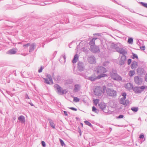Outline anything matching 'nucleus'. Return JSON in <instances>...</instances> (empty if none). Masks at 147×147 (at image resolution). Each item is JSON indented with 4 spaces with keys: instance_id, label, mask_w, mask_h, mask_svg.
Listing matches in <instances>:
<instances>
[{
    "instance_id": "423d86ee",
    "label": "nucleus",
    "mask_w": 147,
    "mask_h": 147,
    "mask_svg": "<svg viewBox=\"0 0 147 147\" xmlns=\"http://www.w3.org/2000/svg\"><path fill=\"white\" fill-rule=\"evenodd\" d=\"M146 88V86H142L141 87L135 86L133 87V90L134 92L136 94L141 93Z\"/></svg>"
},
{
    "instance_id": "052dcab7",
    "label": "nucleus",
    "mask_w": 147,
    "mask_h": 147,
    "mask_svg": "<svg viewBox=\"0 0 147 147\" xmlns=\"http://www.w3.org/2000/svg\"><path fill=\"white\" fill-rule=\"evenodd\" d=\"M63 57L64 60V61H65V59H66V57H65V55H63Z\"/></svg>"
},
{
    "instance_id": "774afa93",
    "label": "nucleus",
    "mask_w": 147,
    "mask_h": 147,
    "mask_svg": "<svg viewBox=\"0 0 147 147\" xmlns=\"http://www.w3.org/2000/svg\"><path fill=\"white\" fill-rule=\"evenodd\" d=\"M80 135L81 136V132H80Z\"/></svg>"
},
{
    "instance_id": "1a4fd4ad",
    "label": "nucleus",
    "mask_w": 147,
    "mask_h": 147,
    "mask_svg": "<svg viewBox=\"0 0 147 147\" xmlns=\"http://www.w3.org/2000/svg\"><path fill=\"white\" fill-rule=\"evenodd\" d=\"M104 75H98L96 76L94 75H93L89 77L88 79L91 81H93L96 80L97 79H99L102 77H103V76H104Z\"/></svg>"
},
{
    "instance_id": "9b49d317",
    "label": "nucleus",
    "mask_w": 147,
    "mask_h": 147,
    "mask_svg": "<svg viewBox=\"0 0 147 147\" xmlns=\"http://www.w3.org/2000/svg\"><path fill=\"white\" fill-rule=\"evenodd\" d=\"M115 49L117 52L122 54V55H125L127 54V51L122 47H116Z\"/></svg>"
},
{
    "instance_id": "f3484780",
    "label": "nucleus",
    "mask_w": 147,
    "mask_h": 147,
    "mask_svg": "<svg viewBox=\"0 0 147 147\" xmlns=\"http://www.w3.org/2000/svg\"><path fill=\"white\" fill-rule=\"evenodd\" d=\"M133 87L132 84L130 83H127L125 86V88L129 90L133 89Z\"/></svg>"
},
{
    "instance_id": "393cba45",
    "label": "nucleus",
    "mask_w": 147,
    "mask_h": 147,
    "mask_svg": "<svg viewBox=\"0 0 147 147\" xmlns=\"http://www.w3.org/2000/svg\"><path fill=\"white\" fill-rule=\"evenodd\" d=\"M80 88V86L79 84H76L74 86V92H77L79 90Z\"/></svg>"
},
{
    "instance_id": "20e7f679",
    "label": "nucleus",
    "mask_w": 147,
    "mask_h": 147,
    "mask_svg": "<svg viewBox=\"0 0 147 147\" xmlns=\"http://www.w3.org/2000/svg\"><path fill=\"white\" fill-rule=\"evenodd\" d=\"M110 76L112 79L115 80L121 81L122 80V78L117 74L116 70L113 69L112 72L110 73Z\"/></svg>"
},
{
    "instance_id": "a18cd8bd",
    "label": "nucleus",
    "mask_w": 147,
    "mask_h": 147,
    "mask_svg": "<svg viewBox=\"0 0 147 147\" xmlns=\"http://www.w3.org/2000/svg\"><path fill=\"white\" fill-rule=\"evenodd\" d=\"M124 117V116L122 115H119L117 117V119H121V118H123V117Z\"/></svg>"
},
{
    "instance_id": "f03ea898",
    "label": "nucleus",
    "mask_w": 147,
    "mask_h": 147,
    "mask_svg": "<svg viewBox=\"0 0 147 147\" xmlns=\"http://www.w3.org/2000/svg\"><path fill=\"white\" fill-rule=\"evenodd\" d=\"M105 17L108 18L112 19L115 21H117L116 18L119 19V20H122L123 22L125 21V19L126 18L124 17L122 15L118 14L115 15L111 13L110 15H106L105 16Z\"/></svg>"
},
{
    "instance_id": "4468645a",
    "label": "nucleus",
    "mask_w": 147,
    "mask_h": 147,
    "mask_svg": "<svg viewBox=\"0 0 147 147\" xmlns=\"http://www.w3.org/2000/svg\"><path fill=\"white\" fill-rule=\"evenodd\" d=\"M78 70L80 71H82L84 70V64L82 62H79L78 63Z\"/></svg>"
},
{
    "instance_id": "f8f14e48",
    "label": "nucleus",
    "mask_w": 147,
    "mask_h": 147,
    "mask_svg": "<svg viewBox=\"0 0 147 147\" xmlns=\"http://www.w3.org/2000/svg\"><path fill=\"white\" fill-rule=\"evenodd\" d=\"M90 50L92 52L94 53L99 52L100 51L99 47L95 45L90 47Z\"/></svg>"
},
{
    "instance_id": "680f3d73",
    "label": "nucleus",
    "mask_w": 147,
    "mask_h": 147,
    "mask_svg": "<svg viewBox=\"0 0 147 147\" xmlns=\"http://www.w3.org/2000/svg\"><path fill=\"white\" fill-rule=\"evenodd\" d=\"M145 80L147 82V74L145 76Z\"/></svg>"
},
{
    "instance_id": "bf43d9fd",
    "label": "nucleus",
    "mask_w": 147,
    "mask_h": 147,
    "mask_svg": "<svg viewBox=\"0 0 147 147\" xmlns=\"http://www.w3.org/2000/svg\"><path fill=\"white\" fill-rule=\"evenodd\" d=\"M131 12H134V10L132 9H128Z\"/></svg>"
},
{
    "instance_id": "e2e57ef3",
    "label": "nucleus",
    "mask_w": 147,
    "mask_h": 147,
    "mask_svg": "<svg viewBox=\"0 0 147 147\" xmlns=\"http://www.w3.org/2000/svg\"><path fill=\"white\" fill-rule=\"evenodd\" d=\"M29 104H30L31 106H34V105L31 102H29Z\"/></svg>"
},
{
    "instance_id": "4d7b16f0",
    "label": "nucleus",
    "mask_w": 147,
    "mask_h": 147,
    "mask_svg": "<svg viewBox=\"0 0 147 147\" xmlns=\"http://www.w3.org/2000/svg\"><path fill=\"white\" fill-rule=\"evenodd\" d=\"M64 114L65 116H67V111H63Z\"/></svg>"
},
{
    "instance_id": "2f4dec72",
    "label": "nucleus",
    "mask_w": 147,
    "mask_h": 147,
    "mask_svg": "<svg viewBox=\"0 0 147 147\" xmlns=\"http://www.w3.org/2000/svg\"><path fill=\"white\" fill-rule=\"evenodd\" d=\"M92 111L95 113H98V110L95 107L93 106L92 107Z\"/></svg>"
},
{
    "instance_id": "49530a36",
    "label": "nucleus",
    "mask_w": 147,
    "mask_h": 147,
    "mask_svg": "<svg viewBox=\"0 0 147 147\" xmlns=\"http://www.w3.org/2000/svg\"><path fill=\"white\" fill-rule=\"evenodd\" d=\"M30 45V43H28L26 44H24L23 45V46L25 47H27Z\"/></svg>"
},
{
    "instance_id": "f257e3e1",
    "label": "nucleus",
    "mask_w": 147,
    "mask_h": 147,
    "mask_svg": "<svg viewBox=\"0 0 147 147\" xmlns=\"http://www.w3.org/2000/svg\"><path fill=\"white\" fill-rule=\"evenodd\" d=\"M102 89L103 93L106 92L107 94L109 96L115 97L116 96L117 92L113 89L107 88L105 86H102Z\"/></svg>"
},
{
    "instance_id": "7c9ffc66",
    "label": "nucleus",
    "mask_w": 147,
    "mask_h": 147,
    "mask_svg": "<svg viewBox=\"0 0 147 147\" xmlns=\"http://www.w3.org/2000/svg\"><path fill=\"white\" fill-rule=\"evenodd\" d=\"M110 62L109 61H107L104 62L103 63V65L105 67H107L109 65Z\"/></svg>"
},
{
    "instance_id": "0e129e2a",
    "label": "nucleus",
    "mask_w": 147,
    "mask_h": 147,
    "mask_svg": "<svg viewBox=\"0 0 147 147\" xmlns=\"http://www.w3.org/2000/svg\"><path fill=\"white\" fill-rule=\"evenodd\" d=\"M75 74H79L80 75H81V74H79L78 72H75Z\"/></svg>"
},
{
    "instance_id": "5fc2aeb1",
    "label": "nucleus",
    "mask_w": 147,
    "mask_h": 147,
    "mask_svg": "<svg viewBox=\"0 0 147 147\" xmlns=\"http://www.w3.org/2000/svg\"><path fill=\"white\" fill-rule=\"evenodd\" d=\"M101 33H95L93 34V35H97L98 36H101Z\"/></svg>"
},
{
    "instance_id": "603ef678",
    "label": "nucleus",
    "mask_w": 147,
    "mask_h": 147,
    "mask_svg": "<svg viewBox=\"0 0 147 147\" xmlns=\"http://www.w3.org/2000/svg\"><path fill=\"white\" fill-rule=\"evenodd\" d=\"M70 109L74 111H77V109L75 108L74 107H70L69 108Z\"/></svg>"
},
{
    "instance_id": "4c0bfd02",
    "label": "nucleus",
    "mask_w": 147,
    "mask_h": 147,
    "mask_svg": "<svg viewBox=\"0 0 147 147\" xmlns=\"http://www.w3.org/2000/svg\"><path fill=\"white\" fill-rule=\"evenodd\" d=\"M93 101L95 105H96L98 103L99 100L97 99H94L93 100Z\"/></svg>"
},
{
    "instance_id": "6e6552de",
    "label": "nucleus",
    "mask_w": 147,
    "mask_h": 147,
    "mask_svg": "<svg viewBox=\"0 0 147 147\" xmlns=\"http://www.w3.org/2000/svg\"><path fill=\"white\" fill-rule=\"evenodd\" d=\"M94 94L98 96H100L103 93V90L101 87L99 86H96L94 88Z\"/></svg>"
},
{
    "instance_id": "37998d69",
    "label": "nucleus",
    "mask_w": 147,
    "mask_h": 147,
    "mask_svg": "<svg viewBox=\"0 0 147 147\" xmlns=\"http://www.w3.org/2000/svg\"><path fill=\"white\" fill-rule=\"evenodd\" d=\"M60 142L62 146H63L65 144L63 141L61 139H60Z\"/></svg>"
},
{
    "instance_id": "a878e982",
    "label": "nucleus",
    "mask_w": 147,
    "mask_h": 147,
    "mask_svg": "<svg viewBox=\"0 0 147 147\" xmlns=\"http://www.w3.org/2000/svg\"><path fill=\"white\" fill-rule=\"evenodd\" d=\"M78 59V56L77 54H76L74 57V58L72 60V63H76Z\"/></svg>"
},
{
    "instance_id": "0eeeda50",
    "label": "nucleus",
    "mask_w": 147,
    "mask_h": 147,
    "mask_svg": "<svg viewBox=\"0 0 147 147\" xmlns=\"http://www.w3.org/2000/svg\"><path fill=\"white\" fill-rule=\"evenodd\" d=\"M46 78H43L44 82L47 84H52L53 83L51 76L50 74H47Z\"/></svg>"
},
{
    "instance_id": "c85d7f7f",
    "label": "nucleus",
    "mask_w": 147,
    "mask_h": 147,
    "mask_svg": "<svg viewBox=\"0 0 147 147\" xmlns=\"http://www.w3.org/2000/svg\"><path fill=\"white\" fill-rule=\"evenodd\" d=\"M131 110L133 112H136L138 111V107H132L131 108Z\"/></svg>"
},
{
    "instance_id": "79ce46f5",
    "label": "nucleus",
    "mask_w": 147,
    "mask_h": 147,
    "mask_svg": "<svg viewBox=\"0 0 147 147\" xmlns=\"http://www.w3.org/2000/svg\"><path fill=\"white\" fill-rule=\"evenodd\" d=\"M125 102H126L125 105V106H127L129 104V101L128 100H125Z\"/></svg>"
},
{
    "instance_id": "864d4df0",
    "label": "nucleus",
    "mask_w": 147,
    "mask_h": 147,
    "mask_svg": "<svg viewBox=\"0 0 147 147\" xmlns=\"http://www.w3.org/2000/svg\"><path fill=\"white\" fill-rule=\"evenodd\" d=\"M47 4H49L48 3H46L42 2V3H40L39 4V5H40L43 6V5H47Z\"/></svg>"
},
{
    "instance_id": "4be33fe9",
    "label": "nucleus",
    "mask_w": 147,
    "mask_h": 147,
    "mask_svg": "<svg viewBox=\"0 0 147 147\" xmlns=\"http://www.w3.org/2000/svg\"><path fill=\"white\" fill-rule=\"evenodd\" d=\"M137 70L138 73L140 75H142L144 73V70L143 68L138 67Z\"/></svg>"
},
{
    "instance_id": "9d476101",
    "label": "nucleus",
    "mask_w": 147,
    "mask_h": 147,
    "mask_svg": "<svg viewBox=\"0 0 147 147\" xmlns=\"http://www.w3.org/2000/svg\"><path fill=\"white\" fill-rule=\"evenodd\" d=\"M134 80L135 83L138 85H140L142 84L143 80L142 78L138 76L135 77Z\"/></svg>"
},
{
    "instance_id": "09e8293b",
    "label": "nucleus",
    "mask_w": 147,
    "mask_h": 147,
    "mask_svg": "<svg viewBox=\"0 0 147 147\" xmlns=\"http://www.w3.org/2000/svg\"><path fill=\"white\" fill-rule=\"evenodd\" d=\"M131 61V59H129L127 61V64L129 65L130 64Z\"/></svg>"
},
{
    "instance_id": "473e14b6",
    "label": "nucleus",
    "mask_w": 147,
    "mask_h": 147,
    "mask_svg": "<svg viewBox=\"0 0 147 147\" xmlns=\"http://www.w3.org/2000/svg\"><path fill=\"white\" fill-rule=\"evenodd\" d=\"M85 123L87 125H88L89 126L91 127H92V125L91 124L89 121H84Z\"/></svg>"
},
{
    "instance_id": "b1692460",
    "label": "nucleus",
    "mask_w": 147,
    "mask_h": 147,
    "mask_svg": "<svg viewBox=\"0 0 147 147\" xmlns=\"http://www.w3.org/2000/svg\"><path fill=\"white\" fill-rule=\"evenodd\" d=\"M97 38H93L89 42V44L90 46V47L93 46L95 45V41Z\"/></svg>"
},
{
    "instance_id": "ea45409f",
    "label": "nucleus",
    "mask_w": 147,
    "mask_h": 147,
    "mask_svg": "<svg viewBox=\"0 0 147 147\" xmlns=\"http://www.w3.org/2000/svg\"><path fill=\"white\" fill-rule=\"evenodd\" d=\"M132 58L133 59H134L135 58L138 59V58L137 55L136 54L134 53H133V57Z\"/></svg>"
},
{
    "instance_id": "a19ab883",
    "label": "nucleus",
    "mask_w": 147,
    "mask_h": 147,
    "mask_svg": "<svg viewBox=\"0 0 147 147\" xmlns=\"http://www.w3.org/2000/svg\"><path fill=\"white\" fill-rule=\"evenodd\" d=\"M44 69V67L43 66H41L40 68L38 70V72L39 73H41L42 72V70Z\"/></svg>"
},
{
    "instance_id": "ddd939ff",
    "label": "nucleus",
    "mask_w": 147,
    "mask_h": 147,
    "mask_svg": "<svg viewBox=\"0 0 147 147\" xmlns=\"http://www.w3.org/2000/svg\"><path fill=\"white\" fill-rule=\"evenodd\" d=\"M126 59V56L125 55H122L119 62V65H123L125 63Z\"/></svg>"
},
{
    "instance_id": "c9c22d12",
    "label": "nucleus",
    "mask_w": 147,
    "mask_h": 147,
    "mask_svg": "<svg viewBox=\"0 0 147 147\" xmlns=\"http://www.w3.org/2000/svg\"><path fill=\"white\" fill-rule=\"evenodd\" d=\"M140 3L141 5L144 7L147 8V3H144L143 2H140Z\"/></svg>"
},
{
    "instance_id": "cd10ccee",
    "label": "nucleus",
    "mask_w": 147,
    "mask_h": 147,
    "mask_svg": "<svg viewBox=\"0 0 147 147\" xmlns=\"http://www.w3.org/2000/svg\"><path fill=\"white\" fill-rule=\"evenodd\" d=\"M137 43L139 46H140L141 45H142L143 44V42L142 40H137Z\"/></svg>"
},
{
    "instance_id": "dca6fc26",
    "label": "nucleus",
    "mask_w": 147,
    "mask_h": 147,
    "mask_svg": "<svg viewBox=\"0 0 147 147\" xmlns=\"http://www.w3.org/2000/svg\"><path fill=\"white\" fill-rule=\"evenodd\" d=\"M18 120L19 121V122L21 123L24 124L25 123V117L23 115H21L18 118Z\"/></svg>"
},
{
    "instance_id": "c756f323",
    "label": "nucleus",
    "mask_w": 147,
    "mask_h": 147,
    "mask_svg": "<svg viewBox=\"0 0 147 147\" xmlns=\"http://www.w3.org/2000/svg\"><path fill=\"white\" fill-rule=\"evenodd\" d=\"M135 74V71L134 70H130L129 71L128 75L130 77L132 76Z\"/></svg>"
},
{
    "instance_id": "39448f33",
    "label": "nucleus",
    "mask_w": 147,
    "mask_h": 147,
    "mask_svg": "<svg viewBox=\"0 0 147 147\" xmlns=\"http://www.w3.org/2000/svg\"><path fill=\"white\" fill-rule=\"evenodd\" d=\"M54 87L56 90V92L59 95H62L66 94L67 92L66 89L62 90V88L57 84H55Z\"/></svg>"
},
{
    "instance_id": "6ab92c4d",
    "label": "nucleus",
    "mask_w": 147,
    "mask_h": 147,
    "mask_svg": "<svg viewBox=\"0 0 147 147\" xmlns=\"http://www.w3.org/2000/svg\"><path fill=\"white\" fill-rule=\"evenodd\" d=\"M138 65L137 62L136 61L133 62L131 65V67L132 69H135Z\"/></svg>"
},
{
    "instance_id": "6e6d98bb",
    "label": "nucleus",
    "mask_w": 147,
    "mask_h": 147,
    "mask_svg": "<svg viewBox=\"0 0 147 147\" xmlns=\"http://www.w3.org/2000/svg\"><path fill=\"white\" fill-rule=\"evenodd\" d=\"M83 51L85 53H87L88 51V49H85L84 47L83 48Z\"/></svg>"
},
{
    "instance_id": "72a5a7b5",
    "label": "nucleus",
    "mask_w": 147,
    "mask_h": 147,
    "mask_svg": "<svg viewBox=\"0 0 147 147\" xmlns=\"http://www.w3.org/2000/svg\"><path fill=\"white\" fill-rule=\"evenodd\" d=\"M133 41V38H128V42L129 44H132Z\"/></svg>"
},
{
    "instance_id": "de8ad7c7",
    "label": "nucleus",
    "mask_w": 147,
    "mask_h": 147,
    "mask_svg": "<svg viewBox=\"0 0 147 147\" xmlns=\"http://www.w3.org/2000/svg\"><path fill=\"white\" fill-rule=\"evenodd\" d=\"M127 95L126 93L125 92H124L122 93V96H123V98H126V96Z\"/></svg>"
},
{
    "instance_id": "a211bd4d",
    "label": "nucleus",
    "mask_w": 147,
    "mask_h": 147,
    "mask_svg": "<svg viewBox=\"0 0 147 147\" xmlns=\"http://www.w3.org/2000/svg\"><path fill=\"white\" fill-rule=\"evenodd\" d=\"M30 49L29 52H32L34 51L36 47V45L35 43H33L30 45Z\"/></svg>"
},
{
    "instance_id": "7ed1b4c3",
    "label": "nucleus",
    "mask_w": 147,
    "mask_h": 147,
    "mask_svg": "<svg viewBox=\"0 0 147 147\" xmlns=\"http://www.w3.org/2000/svg\"><path fill=\"white\" fill-rule=\"evenodd\" d=\"M95 71L96 72L97 74H99V75H104V76L103 77H105L107 76L106 74H104L106 73L107 70L105 68L102 66H97L95 68Z\"/></svg>"
},
{
    "instance_id": "412c9836",
    "label": "nucleus",
    "mask_w": 147,
    "mask_h": 147,
    "mask_svg": "<svg viewBox=\"0 0 147 147\" xmlns=\"http://www.w3.org/2000/svg\"><path fill=\"white\" fill-rule=\"evenodd\" d=\"M98 106L100 109L104 112L105 109L106 108V106L105 104L103 102H101L98 104Z\"/></svg>"
},
{
    "instance_id": "13d9d810",
    "label": "nucleus",
    "mask_w": 147,
    "mask_h": 147,
    "mask_svg": "<svg viewBox=\"0 0 147 147\" xmlns=\"http://www.w3.org/2000/svg\"><path fill=\"white\" fill-rule=\"evenodd\" d=\"M25 98L26 99H29V97L28 95L27 94H26L25 96Z\"/></svg>"
},
{
    "instance_id": "f704fd0d",
    "label": "nucleus",
    "mask_w": 147,
    "mask_h": 147,
    "mask_svg": "<svg viewBox=\"0 0 147 147\" xmlns=\"http://www.w3.org/2000/svg\"><path fill=\"white\" fill-rule=\"evenodd\" d=\"M52 77L56 81H57L58 80V79L59 77V76H57L56 77L55 76L54 74V73H53L52 75Z\"/></svg>"
},
{
    "instance_id": "c03bdc74",
    "label": "nucleus",
    "mask_w": 147,
    "mask_h": 147,
    "mask_svg": "<svg viewBox=\"0 0 147 147\" xmlns=\"http://www.w3.org/2000/svg\"><path fill=\"white\" fill-rule=\"evenodd\" d=\"M41 143L42 146L43 147H45L46 146V144L45 142L44 141H42L41 142Z\"/></svg>"
},
{
    "instance_id": "69168bd1",
    "label": "nucleus",
    "mask_w": 147,
    "mask_h": 147,
    "mask_svg": "<svg viewBox=\"0 0 147 147\" xmlns=\"http://www.w3.org/2000/svg\"><path fill=\"white\" fill-rule=\"evenodd\" d=\"M138 120L141 121V118H139L138 119Z\"/></svg>"
},
{
    "instance_id": "338daca9",
    "label": "nucleus",
    "mask_w": 147,
    "mask_h": 147,
    "mask_svg": "<svg viewBox=\"0 0 147 147\" xmlns=\"http://www.w3.org/2000/svg\"><path fill=\"white\" fill-rule=\"evenodd\" d=\"M124 7L125 8H127V7L126 6H124Z\"/></svg>"
},
{
    "instance_id": "58836bf2",
    "label": "nucleus",
    "mask_w": 147,
    "mask_h": 147,
    "mask_svg": "<svg viewBox=\"0 0 147 147\" xmlns=\"http://www.w3.org/2000/svg\"><path fill=\"white\" fill-rule=\"evenodd\" d=\"M80 99L77 97H75L74 98V101L76 102H77L79 101Z\"/></svg>"
},
{
    "instance_id": "e433bc0d",
    "label": "nucleus",
    "mask_w": 147,
    "mask_h": 147,
    "mask_svg": "<svg viewBox=\"0 0 147 147\" xmlns=\"http://www.w3.org/2000/svg\"><path fill=\"white\" fill-rule=\"evenodd\" d=\"M111 47L113 49H115L116 47H118L116 44H115L113 43L111 44Z\"/></svg>"
},
{
    "instance_id": "8fccbe9b",
    "label": "nucleus",
    "mask_w": 147,
    "mask_h": 147,
    "mask_svg": "<svg viewBox=\"0 0 147 147\" xmlns=\"http://www.w3.org/2000/svg\"><path fill=\"white\" fill-rule=\"evenodd\" d=\"M140 46V48L142 50H144L145 49V46Z\"/></svg>"
},
{
    "instance_id": "5701e85b",
    "label": "nucleus",
    "mask_w": 147,
    "mask_h": 147,
    "mask_svg": "<svg viewBox=\"0 0 147 147\" xmlns=\"http://www.w3.org/2000/svg\"><path fill=\"white\" fill-rule=\"evenodd\" d=\"M48 120L50 126L53 129H55V125L53 121L50 118H49L48 119Z\"/></svg>"
},
{
    "instance_id": "aec40b11",
    "label": "nucleus",
    "mask_w": 147,
    "mask_h": 147,
    "mask_svg": "<svg viewBox=\"0 0 147 147\" xmlns=\"http://www.w3.org/2000/svg\"><path fill=\"white\" fill-rule=\"evenodd\" d=\"M17 52V51L16 49H12L7 51V53L10 55H13L15 54Z\"/></svg>"
},
{
    "instance_id": "bb28decb",
    "label": "nucleus",
    "mask_w": 147,
    "mask_h": 147,
    "mask_svg": "<svg viewBox=\"0 0 147 147\" xmlns=\"http://www.w3.org/2000/svg\"><path fill=\"white\" fill-rule=\"evenodd\" d=\"M125 99V98H121L119 100V103L121 104L125 105L126 103Z\"/></svg>"
},
{
    "instance_id": "2eb2a0df",
    "label": "nucleus",
    "mask_w": 147,
    "mask_h": 147,
    "mask_svg": "<svg viewBox=\"0 0 147 147\" xmlns=\"http://www.w3.org/2000/svg\"><path fill=\"white\" fill-rule=\"evenodd\" d=\"M88 61L89 63L90 64H93L95 63V59L94 57L92 55L89 57L88 59Z\"/></svg>"
},
{
    "instance_id": "3c124183",
    "label": "nucleus",
    "mask_w": 147,
    "mask_h": 147,
    "mask_svg": "<svg viewBox=\"0 0 147 147\" xmlns=\"http://www.w3.org/2000/svg\"><path fill=\"white\" fill-rule=\"evenodd\" d=\"M144 138V135L143 134H140L139 136V138L140 139H143Z\"/></svg>"
}]
</instances>
